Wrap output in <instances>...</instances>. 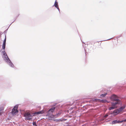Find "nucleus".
Instances as JSON below:
<instances>
[{
    "label": "nucleus",
    "instance_id": "1",
    "mask_svg": "<svg viewBox=\"0 0 126 126\" xmlns=\"http://www.w3.org/2000/svg\"><path fill=\"white\" fill-rule=\"evenodd\" d=\"M116 95H112L110 97V99L116 102L111 103V105L112 106L109 108V110H111L117 108V107L116 106L117 105L120 103V100L116 98Z\"/></svg>",
    "mask_w": 126,
    "mask_h": 126
},
{
    "label": "nucleus",
    "instance_id": "2",
    "mask_svg": "<svg viewBox=\"0 0 126 126\" xmlns=\"http://www.w3.org/2000/svg\"><path fill=\"white\" fill-rule=\"evenodd\" d=\"M55 109V107L52 108L47 111V116L49 117L48 118L49 119H51V118H53L54 117V116L53 115V113L54 112Z\"/></svg>",
    "mask_w": 126,
    "mask_h": 126
},
{
    "label": "nucleus",
    "instance_id": "3",
    "mask_svg": "<svg viewBox=\"0 0 126 126\" xmlns=\"http://www.w3.org/2000/svg\"><path fill=\"white\" fill-rule=\"evenodd\" d=\"M33 116L29 112H26L24 114V116L25 117V119L26 120H30Z\"/></svg>",
    "mask_w": 126,
    "mask_h": 126
},
{
    "label": "nucleus",
    "instance_id": "4",
    "mask_svg": "<svg viewBox=\"0 0 126 126\" xmlns=\"http://www.w3.org/2000/svg\"><path fill=\"white\" fill-rule=\"evenodd\" d=\"M18 106H16L14 107V108L12 109L11 111L12 114L13 115H15L18 112V110H17Z\"/></svg>",
    "mask_w": 126,
    "mask_h": 126
},
{
    "label": "nucleus",
    "instance_id": "5",
    "mask_svg": "<svg viewBox=\"0 0 126 126\" xmlns=\"http://www.w3.org/2000/svg\"><path fill=\"white\" fill-rule=\"evenodd\" d=\"M3 53V55L4 57L6 58V60H10L9 58H8L6 53V52L4 50L2 51Z\"/></svg>",
    "mask_w": 126,
    "mask_h": 126
},
{
    "label": "nucleus",
    "instance_id": "6",
    "mask_svg": "<svg viewBox=\"0 0 126 126\" xmlns=\"http://www.w3.org/2000/svg\"><path fill=\"white\" fill-rule=\"evenodd\" d=\"M6 41V38H5L3 41L2 46V48L4 50L5 47Z\"/></svg>",
    "mask_w": 126,
    "mask_h": 126
},
{
    "label": "nucleus",
    "instance_id": "7",
    "mask_svg": "<svg viewBox=\"0 0 126 126\" xmlns=\"http://www.w3.org/2000/svg\"><path fill=\"white\" fill-rule=\"evenodd\" d=\"M121 121H117V120H114L112 121V124H116L119 123H121Z\"/></svg>",
    "mask_w": 126,
    "mask_h": 126
},
{
    "label": "nucleus",
    "instance_id": "8",
    "mask_svg": "<svg viewBox=\"0 0 126 126\" xmlns=\"http://www.w3.org/2000/svg\"><path fill=\"white\" fill-rule=\"evenodd\" d=\"M120 112L118 109L115 110L113 112V113L115 115H117Z\"/></svg>",
    "mask_w": 126,
    "mask_h": 126
},
{
    "label": "nucleus",
    "instance_id": "9",
    "mask_svg": "<svg viewBox=\"0 0 126 126\" xmlns=\"http://www.w3.org/2000/svg\"><path fill=\"white\" fill-rule=\"evenodd\" d=\"M125 108V106H123L121 107L119 109H118L120 113Z\"/></svg>",
    "mask_w": 126,
    "mask_h": 126
},
{
    "label": "nucleus",
    "instance_id": "10",
    "mask_svg": "<svg viewBox=\"0 0 126 126\" xmlns=\"http://www.w3.org/2000/svg\"><path fill=\"white\" fill-rule=\"evenodd\" d=\"M54 5L57 9H58L59 10V7H58V3L57 2V1L56 0V1L55 2Z\"/></svg>",
    "mask_w": 126,
    "mask_h": 126
},
{
    "label": "nucleus",
    "instance_id": "11",
    "mask_svg": "<svg viewBox=\"0 0 126 126\" xmlns=\"http://www.w3.org/2000/svg\"><path fill=\"white\" fill-rule=\"evenodd\" d=\"M44 113V112L43 111H38L37 112H35L34 113V114H42Z\"/></svg>",
    "mask_w": 126,
    "mask_h": 126
},
{
    "label": "nucleus",
    "instance_id": "12",
    "mask_svg": "<svg viewBox=\"0 0 126 126\" xmlns=\"http://www.w3.org/2000/svg\"><path fill=\"white\" fill-rule=\"evenodd\" d=\"M98 100L101 102H102L103 103H106L107 102V101L106 100H101L99 99H98Z\"/></svg>",
    "mask_w": 126,
    "mask_h": 126
},
{
    "label": "nucleus",
    "instance_id": "13",
    "mask_svg": "<svg viewBox=\"0 0 126 126\" xmlns=\"http://www.w3.org/2000/svg\"><path fill=\"white\" fill-rule=\"evenodd\" d=\"M107 93H106L104 94H102L100 95V96L101 97H105V96L107 95Z\"/></svg>",
    "mask_w": 126,
    "mask_h": 126
},
{
    "label": "nucleus",
    "instance_id": "14",
    "mask_svg": "<svg viewBox=\"0 0 126 126\" xmlns=\"http://www.w3.org/2000/svg\"><path fill=\"white\" fill-rule=\"evenodd\" d=\"M4 110V108L3 107L1 108H0V115L1 111H2Z\"/></svg>",
    "mask_w": 126,
    "mask_h": 126
},
{
    "label": "nucleus",
    "instance_id": "15",
    "mask_svg": "<svg viewBox=\"0 0 126 126\" xmlns=\"http://www.w3.org/2000/svg\"><path fill=\"white\" fill-rule=\"evenodd\" d=\"M33 124L34 126H37L35 122H33Z\"/></svg>",
    "mask_w": 126,
    "mask_h": 126
},
{
    "label": "nucleus",
    "instance_id": "16",
    "mask_svg": "<svg viewBox=\"0 0 126 126\" xmlns=\"http://www.w3.org/2000/svg\"><path fill=\"white\" fill-rule=\"evenodd\" d=\"M126 122V119L123 120L121 121V122Z\"/></svg>",
    "mask_w": 126,
    "mask_h": 126
},
{
    "label": "nucleus",
    "instance_id": "17",
    "mask_svg": "<svg viewBox=\"0 0 126 126\" xmlns=\"http://www.w3.org/2000/svg\"><path fill=\"white\" fill-rule=\"evenodd\" d=\"M126 122V119L123 120L121 121V122Z\"/></svg>",
    "mask_w": 126,
    "mask_h": 126
},
{
    "label": "nucleus",
    "instance_id": "18",
    "mask_svg": "<svg viewBox=\"0 0 126 126\" xmlns=\"http://www.w3.org/2000/svg\"><path fill=\"white\" fill-rule=\"evenodd\" d=\"M108 116V114H106L104 116V117L105 118L107 117Z\"/></svg>",
    "mask_w": 126,
    "mask_h": 126
},
{
    "label": "nucleus",
    "instance_id": "19",
    "mask_svg": "<svg viewBox=\"0 0 126 126\" xmlns=\"http://www.w3.org/2000/svg\"><path fill=\"white\" fill-rule=\"evenodd\" d=\"M13 66H14V65H13V64H12V67H13Z\"/></svg>",
    "mask_w": 126,
    "mask_h": 126
}]
</instances>
